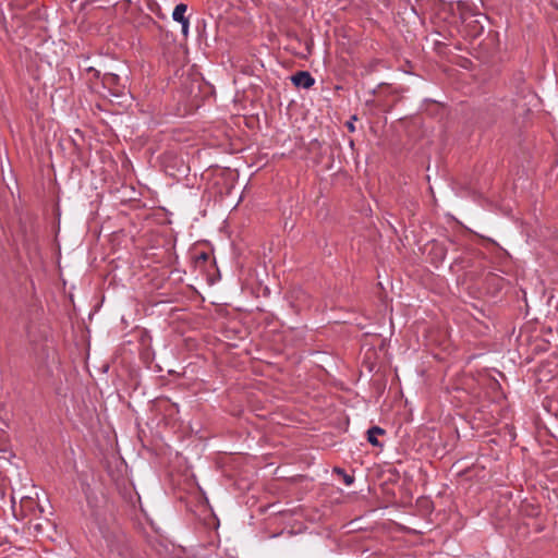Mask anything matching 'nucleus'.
<instances>
[{"label": "nucleus", "mask_w": 558, "mask_h": 558, "mask_svg": "<svg viewBox=\"0 0 558 558\" xmlns=\"http://www.w3.org/2000/svg\"><path fill=\"white\" fill-rule=\"evenodd\" d=\"M335 473L340 475L347 486H350L354 482V476L348 474L343 469L335 468Z\"/></svg>", "instance_id": "5"}, {"label": "nucleus", "mask_w": 558, "mask_h": 558, "mask_svg": "<svg viewBox=\"0 0 558 558\" xmlns=\"http://www.w3.org/2000/svg\"><path fill=\"white\" fill-rule=\"evenodd\" d=\"M22 232H23V238L26 240L28 238L27 230L22 228Z\"/></svg>", "instance_id": "9"}, {"label": "nucleus", "mask_w": 558, "mask_h": 558, "mask_svg": "<svg viewBox=\"0 0 558 558\" xmlns=\"http://www.w3.org/2000/svg\"><path fill=\"white\" fill-rule=\"evenodd\" d=\"M438 250H439V256H440V258H441V259H442V258H445V252H444V250H442L441 247H438Z\"/></svg>", "instance_id": "10"}, {"label": "nucleus", "mask_w": 558, "mask_h": 558, "mask_svg": "<svg viewBox=\"0 0 558 558\" xmlns=\"http://www.w3.org/2000/svg\"><path fill=\"white\" fill-rule=\"evenodd\" d=\"M386 432L379 426H373L367 430V440L374 447H381V442L378 440V435H384Z\"/></svg>", "instance_id": "3"}, {"label": "nucleus", "mask_w": 558, "mask_h": 558, "mask_svg": "<svg viewBox=\"0 0 558 558\" xmlns=\"http://www.w3.org/2000/svg\"><path fill=\"white\" fill-rule=\"evenodd\" d=\"M26 333L28 336L29 339H32V335H31V327H27L26 328Z\"/></svg>", "instance_id": "11"}, {"label": "nucleus", "mask_w": 558, "mask_h": 558, "mask_svg": "<svg viewBox=\"0 0 558 558\" xmlns=\"http://www.w3.org/2000/svg\"><path fill=\"white\" fill-rule=\"evenodd\" d=\"M208 257L209 256H208L207 253H202V254H199L198 259H202V260L206 262L208 259Z\"/></svg>", "instance_id": "7"}, {"label": "nucleus", "mask_w": 558, "mask_h": 558, "mask_svg": "<svg viewBox=\"0 0 558 558\" xmlns=\"http://www.w3.org/2000/svg\"><path fill=\"white\" fill-rule=\"evenodd\" d=\"M385 86H386V84H384V83H383V84H379V85H378V87H377V89L379 90V89H381V88H383V87H385Z\"/></svg>", "instance_id": "12"}, {"label": "nucleus", "mask_w": 558, "mask_h": 558, "mask_svg": "<svg viewBox=\"0 0 558 558\" xmlns=\"http://www.w3.org/2000/svg\"><path fill=\"white\" fill-rule=\"evenodd\" d=\"M186 10H187V5L185 3L177 4L172 12L173 21L181 23V22L187 20L184 15Z\"/></svg>", "instance_id": "4"}, {"label": "nucleus", "mask_w": 558, "mask_h": 558, "mask_svg": "<svg viewBox=\"0 0 558 558\" xmlns=\"http://www.w3.org/2000/svg\"><path fill=\"white\" fill-rule=\"evenodd\" d=\"M180 24L182 25V34L186 37L189 34L190 22H189V20H185V21L181 22Z\"/></svg>", "instance_id": "6"}, {"label": "nucleus", "mask_w": 558, "mask_h": 558, "mask_svg": "<svg viewBox=\"0 0 558 558\" xmlns=\"http://www.w3.org/2000/svg\"><path fill=\"white\" fill-rule=\"evenodd\" d=\"M347 126H348V129H349V131H350V132H353V131L355 130V129H354V125H353V123H352V122H348V123H347Z\"/></svg>", "instance_id": "8"}, {"label": "nucleus", "mask_w": 558, "mask_h": 558, "mask_svg": "<svg viewBox=\"0 0 558 558\" xmlns=\"http://www.w3.org/2000/svg\"><path fill=\"white\" fill-rule=\"evenodd\" d=\"M291 82L295 87L308 89L315 84V78L308 71H298L291 76Z\"/></svg>", "instance_id": "2"}, {"label": "nucleus", "mask_w": 558, "mask_h": 558, "mask_svg": "<svg viewBox=\"0 0 558 558\" xmlns=\"http://www.w3.org/2000/svg\"><path fill=\"white\" fill-rule=\"evenodd\" d=\"M102 85L107 87L112 95L119 96L122 93L123 85L121 84V78L118 74L114 73H105L101 78Z\"/></svg>", "instance_id": "1"}]
</instances>
